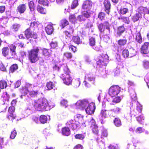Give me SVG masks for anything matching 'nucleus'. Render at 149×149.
<instances>
[{"label": "nucleus", "instance_id": "nucleus-57", "mask_svg": "<svg viewBox=\"0 0 149 149\" xmlns=\"http://www.w3.org/2000/svg\"><path fill=\"white\" fill-rule=\"evenodd\" d=\"M17 134V132L15 130H14L11 132L10 138L11 139H13L15 138Z\"/></svg>", "mask_w": 149, "mask_h": 149}, {"label": "nucleus", "instance_id": "nucleus-21", "mask_svg": "<svg viewBox=\"0 0 149 149\" xmlns=\"http://www.w3.org/2000/svg\"><path fill=\"white\" fill-rule=\"evenodd\" d=\"M141 18V14L140 13H136L133 16L132 19L134 22L139 20Z\"/></svg>", "mask_w": 149, "mask_h": 149}, {"label": "nucleus", "instance_id": "nucleus-41", "mask_svg": "<svg viewBox=\"0 0 149 149\" xmlns=\"http://www.w3.org/2000/svg\"><path fill=\"white\" fill-rule=\"evenodd\" d=\"M46 86L48 90H51L53 88L54 84L52 82L49 81L47 83Z\"/></svg>", "mask_w": 149, "mask_h": 149}, {"label": "nucleus", "instance_id": "nucleus-61", "mask_svg": "<svg viewBox=\"0 0 149 149\" xmlns=\"http://www.w3.org/2000/svg\"><path fill=\"white\" fill-rule=\"evenodd\" d=\"M108 134L107 130H103L102 132V136L106 137L108 136Z\"/></svg>", "mask_w": 149, "mask_h": 149}, {"label": "nucleus", "instance_id": "nucleus-59", "mask_svg": "<svg viewBox=\"0 0 149 149\" xmlns=\"http://www.w3.org/2000/svg\"><path fill=\"white\" fill-rule=\"evenodd\" d=\"M136 109L139 110V111H142V105L139 102H137L136 104Z\"/></svg>", "mask_w": 149, "mask_h": 149}, {"label": "nucleus", "instance_id": "nucleus-47", "mask_svg": "<svg viewBox=\"0 0 149 149\" xmlns=\"http://www.w3.org/2000/svg\"><path fill=\"white\" fill-rule=\"evenodd\" d=\"M142 65L143 67L146 68H149V61L146 60H144L143 61Z\"/></svg>", "mask_w": 149, "mask_h": 149}, {"label": "nucleus", "instance_id": "nucleus-2", "mask_svg": "<svg viewBox=\"0 0 149 149\" xmlns=\"http://www.w3.org/2000/svg\"><path fill=\"white\" fill-rule=\"evenodd\" d=\"M83 121L82 116L80 114H77L74 119H71L68 121L66 123V125L67 127L71 128L73 130H74L78 127H81V124Z\"/></svg>", "mask_w": 149, "mask_h": 149}, {"label": "nucleus", "instance_id": "nucleus-6", "mask_svg": "<svg viewBox=\"0 0 149 149\" xmlns=\"http://www.w3.org/2000/svg\"><path fill=\"white\" fill-rule=\"evenodd\" d=\"M120 91V88L118 85H113L109 88L108 93L112 97L117 95Z\"/></svg>", "mask_w": 149, "mask_h": 149}, {"label": "nucleus", "instance_id": "nucleus-58", "mask_svg": "<svg viewBox=\"0 0 149 149\" xmlns=\"http://www.w3.org/2000/svg\"><path fill=\"white\" fill-rule=\"evenodd\" d=\"M38 11L40 13L45 14L46 13V10L43 8L40 7H38Z\"/></svg>", "mask_w": 149, "mask_h": 149}, {"label": "nucleus", "instance_id": "nucleus-24", "mask_svg": "<svg viewBox=\"0 0 149 149\" xmlns=\"http://www.w3.org/2000/svg\"><path fill=\"white\" fill-rule=\"evenodd\" d=\"M72 40L74 43L77 45L81 43L80 38L78 36H73L72 37Z\"/></svg>", "mask_w": 149, "mask_h": 149}, {"label": "nucleus", "instance_id": "nucleus-46", "mask_svg": "<svg viewBox=\"0 0 149 149\" xmlns=\"http://www.w3.org/2000/svg\"><path fill=\"white\" fill-rule=\"evenodd\" d=\"M92 127V131L93 133L95 135H98L99 133V130L97 126L96 125Z\"/></svg>", "mask_w": 149, "mask_h": 149}, {"label": "nucleus", "instance_id": "nucleus-23", "mask_svg": "<svg viewBox=\"0 0 149 149\" xmlns=\"http://www.w3.org/2000/svg\"><path fill=\"white\" fill-rule=\"evenodd\" d=\"M64 58H66L67 59H71L73 57V55L72 53L68 51H66L64 52L63 54Z\"/></svg>", "mask_w": 149, "mask_h": 149}, {"label": "nucleus", "instance_id": "nucleus-52", "mask_svg": "<svg viewBox=\"0 0 149 149\" xmlns=\"http://www.w3.org/2000/svg\"><path fill=\"white\" fill-rule=\"evenodd\" d=\"M38 3L43 6H47L48 4V1L47 0H39Z\"/></svg>", "mask_w": 149, "mask_h": 149}, {"label": "nucleus", "instance_id": "nucleus-22", "mask_svg": "<svg viewBox=\"0 0 149 149\" xmlns=\"http://www.w3.org/2000/svg\"><path fill=\"white\" fill-rule=\"evenodd\" d=\"M64 66H67L63 65L60 66L58 65V64L55 63L53 67V70L56 72L59 71L61 69L63 70V69L62 67Z\"/></svg>", "mask_w": 149, "mask_h": 149}, {"label": "nucleus", "instance_id": "nucleus-63", "mask_svg": "<svg viewBox=\"0 0 149 149\" xmlns=\"http://www.w3.org/2000/svg\"><path fill=\"white\" fill-rule=\"evenodd\" d=\"M95 78L93 77H89L88 78L89 82L91 84L94 85L95 84Z\"/></svg>", "mask_w": 149, "mask_h": 149}, {"label": "nucleus", "instance_id": "nucleus-7", "mask_svg": "<svg viewBox=\"0 0 149 149\" xmlns=\"http://www.w3.org/2000/svg\"><path fill=\"white\" fill-rule=\"evenodd\" d=\"M29 59L32 63H35L37 61V49L31 50L29 53Z\"/></svg>", "mask_w": 149, "mask_h": 149}, {"label": "nucleus", "instance_id": "nucleus-55", "mask_svg": "<svg viewBox=\"0 0 149 149\" xmlns=\"http://www.w3.org/2000/svg\"><path fill=\"white\" fill-rule=\"evenodd\" d=\"M76 19V15L74 14H71L69 16V19L70 22H72Z\"/></svg>", "mask_w": 149, "mask_h": 149}, {"label": "nucleus", "instance_id": "nucleus-15", "mask_svg": "<svg viewBox=\"0 0 149 149\" xmlns=\"http://www.w3.org/2000/svg\"><path fill=\"white\" fill-rule=\"evenodd\" d=\"M69 24V22L68 20L63 19L60 21L59 25L61 29H63Z\"/></svg>", "mask_w": 149, "mask_h": 149}, {"label": "nucleus", "instance_id": "nucleus-40", "mask_svg": "<svg viewBox=\"0 0 149 149\" xmlns=\"http://www.w3.org/2000/svg\"><path fill=\"white\" fill-rule=\"evenodd\" d=\"M69 49L71 50L74 53H75L77 52L78 49L76 47L72 45H70L68 46Z\"/></svg>", "mask_w": 149, "mask_h": 149}, {"label": "nucleus", "instance_id": "nucleus-56", "mask_svg": "<svg viewBox=\"0 0 149 149\" xmlns=\"http://www.w3.org/2000/svg\"><path fill=\"white\" fill-rule=\"evenodd\" d=\"M51 48H55L57 47V42L56 41H52L50 44Z\"/></svg>", "mask_w": 149, "mask_h": 149}, {"label": "nucleus", "instance_id": "nucleus-64", "mask_svg": "<svg viewBox=\"0 0 149 149\" xmlns=\"http://www.w3.org/2000/svg\"><path fill=\"white\" fill-rule=\"evenodd\" d=\"M73 149H83V147L82 145L78 144L74 147Z\"/></svg>", "mask_w": 149, "mask_h": 149}, {"label": "nucleus", "instance_id": "nucleus-34", "mask_svg": "<svg viewBox=\"0 0 149 149\" xmlns=\"http://www.w3.org/2000/svg\"><path fill=\"white\" fill-rule=\"evenodd\" d=\"M78 5V0H74L71 5V8L74 9Z\"/></svg>", "mask_w": 149, "mask_h": 149}, {"label": "nucleus", "instance_id": "nucleus-50", "mask_svg": "<svg viewBox=\"0 0 149 149\" xmlns=\"http://www.w3.org/2000/svg\"><path fill=\"white\" fill-rule=\"evenodd\" d=\"M77 19L79 22H82L85 21L86 20V19L82 14V15H78L77 17Z\"/></svg>", "mask_w": 149, "mask_h": 149}, {"label": "nucleus", "instance_id": "nucleus-27", "mask_svg": "<svg viewBox=\"0 0 149 149\" xmlns=\"http://www.w3.org/2000/svg\"><path fill=\"white\" fill-rule=\"evenodd\" d=\"M130 113L132 116L136 117L142 113V111L136 109L131 111Z\"/></svg>", "mask_w": 149, "mask_h": 149}, {"label": "nucleus", "instance_id": "nucleus-51", "mask_svg": "<svg viewBox=\"0 0 149 149\" xmlns=\"http://www.w3.org/2000/svg\"><path fill=\"white\" fill-rule=\"evenodd\" d=\"M37 27V22H33L31 23L30 27L31 29L34 30Z\"/></svg>", "mask_w": 149, "mask_h": 149}, {"label": "nucleus", "instance_id": "nucleus-25", "mask_svg": "<svg viewBox=\"0 0 149 149\" xmlns=\"http://www.w3.org/2000/svg\"><path fill=\"white\" fill-rule=\"evenodd\" d=\"M42 54L45 56H50L52 54V51L49 49H44L42 50Z\"/></svg>", "mask_w": 149, "mask_h": 149}, {"label": "nucleus", "instance_id": "nucleus-32", "mask_svg": "<svg viewBox=\"0 0 149 149\" xmlns=\"http://www.w3.org/2000/svg\"><path fill=\"white\" fill-rule=\"evenodd\" d=\"M129 52L128 49L125 48L122 51V55L124 58H127L129 56Z\"/></svg>", "mask_w": 149, "mask_h": 149}, {"label": "nucleus", "instance_id": "nucleus-3", "mask_svg": "<svg viewBox=\"0 0 149 149\" xmlns=\"http://www.w3.org/2000/svg\"><path fill=\"white\" fill-rule=\"evenodd\" d=\"M64 73L61 75V78L63 83L67 85H71L72 81V78L70 75V72L68 66L63 67Z\"/></svg>", "mask_w": 149, "mask_h": 149}, {"label": "nucleus", "instance_id": "nucleus-49", "mask_svg": "<svg viewBox=\"0 0 149 149\" xmlns=\"http://www.w3.org/2000/svg\"><path fill=\"white\" fill-rule=\"evenodd\" d=\"M84 26L86 29H89L93 26V25L91 22H88L84 24Z\"/></svg>", "mask_w": 149, "mask_h": 149}, {"label": "nucleus", "instance_id": "nucleus-13", "mask_svg": "<svg viewBox=\"0 0 149 149\" xmlns=\"http://www.w3.org/2000/svg\"><path fill=\"white\" fill-rule=\"evenodd\" d=\"M53 24L52 23L48 24L45 27V31L48 34H52L54 31Z\"/></svg>", "mask_w": 149, "mask_h": 149}, {"label": "nucleus", "instance_id": "nucleus-8", "mask_svg": "<svg viewBox=\"0 0 149 149\" xmlns=\"http://www.w3.org/2000/svg\"><path fill=\"white\" fill-rule=\"evenodd\" d=\"M95 109V104L94 103L92 102L88 104L85 110L87 114H91L93 113Z\"/></svg>", "mask_w": 149, "mask_h": 149}, {"label": "nucleus", "instance_id": "nucleus-48", "mask_svg": "<svg viewBox=\"0 0 149 149\" xmlns=\"http://www.w3.org/2000/svg\"><path fill=\"white\" fill-rule=\"evenodd\" d=\"M18 68L17 65L16 64H14L12 65L10 68V71L11 72H14L15 70Z\"/></svg>", "mask_w": 149, "mask_h": 149}, {"label": "nucleus", "instance_id": "nucleus-35", "mask_svg": "<svg viewBox=\"0 0 149 149\" xmlns=\"http://www.w3.org/2000/svg\"><path fill=\"white\" fill-rule=\"evenodd\" d=\"M75 138L76 139L82 140L84 139L85 136L82 134H76L74 136Z\"/></svg>", "mask_w": 149, "mask_h": 149}, {"label": "nucleus", "instance_id": "nucleus-26", "mask_svg": "<svg viewBox=\"0 0 149 149\" xmlns=\"http://www.w3.org/2000/svg\"><path fill=\"white\" fill-rule=\"evenodd\" d=\"M20 91L22 94L20 96V97L21 98H22L23 96H25L27 94V93L29 92L27 88L25 87H23L22 89L20 90Z\"/></svg>", "mask_w": 149, "mask_h": 149}, {"label": "nucleus", "instance_id": "nucleus-4", "mask_svg": "<svg viewBox=\"0 0 149 149\" xmlns=\"http://www.w3.org/2000/svg\"><path fill=\"white\" fill-rule=\"evenodd\" d=\"M109 56L107 54H100L95 59L97 65L100 68L106 67L108 63Z\"/></svg>", "mask_w": 149, "mask_h": 149}, {"label": "nucleus", "instance_id": "nucleus-60", "mask_svg": "<svg viewBox=\"0 0 149 149\" xmlns=\"http://www.w3.org/2000/svg\"><path fill=\"white\" fill-rule=\"evenodd\" d=\"M8 113L9 114L8 115V118L9 120H10V119H12L15 118V116L13 114V113L10 112Z\"/></svg>", "mask_w": 149, "mask_h": 149}, {"label": "nucleus", "instance_id": "nucleus-38", "mask_svg": "<svg viewBox=\"0 0 149 149\" xmlns=\"http://www.w3.org/2000/svg\"><path fill=\"white\" fill-rule=\"evenodd\" d=\"M106 14L103 12H100L99 13L98 15V17L100 20L102 21L103 20L105 19Z\"/></svg>", "mask_w": 149, "mask_h": 149}, {"label": "nucleus", "instance_id": "nucleus-19", "mask_svg": "<svg viewBox=\"0 0 149 149\" xmlns=\"http://www.w3.org/2000/svg\"><path fill=\"white\" fill-rule=\"evenodd\" d=\"M26 7L25 4L19 5L17 7V11L20 13H24L26 10Z\"/></svg>", "mask_w": 149, "mask_h": 149}, {"label": "nucleus", "instance_id": "nucleus-53", "mask_svg": "<svg viewBox=\"0 0 149 149\" xmlns=\"http://www.w3.org/2000/svg\"><path fill=\"white\" fill-rule=\"evenodd\" d=\"M121 98L120 96L115 97L113 100L112 102L116 103L120 102L121 100Z\"/></svg>", "mask_w": 149, "mask_h": 149}, {"label": "nucleus", "instance_id": "nucleus-20", "mask_svg": "<svg viewBox=\"0 0 149 149\" xmlns=\"http://www.w3.org/2000/svg\"><path fill=\"white\" fill-rule=\"evenodd\" d=\"M114 125L117 127H120L122 125V123L120 119L118 118H115L113 120Z\"/></svg>", "mask_w": 149, "mask_h": 149}, {"label": "nucleus", "instance_id": "nucleus-10", "mask_svg": "<svg viewBox=\"0 0 149 149\" xmlns=\"http://www.w3.org/2000/svg\"><path fill=\"white\" fill-rule=\"evenodd\" d=\"M103 4L105 8L104 10L108 14H109L111 6L109 0H104Z\"/></svg>", "mask_w": 149, "mask_h": 149}, {"label": "nucleus", "instance_id": "nucleus-1", "mask_svg": "<svg viewBox=\"0 0 149 149\" xmlns=\"http://www.w3.org/2000/svg\"><path fill=\"white\" fill-rule=\"evenodd\" d=\"M97 27L101 34L106 36L103 38V40L105 42L107 41V39H109L108 35L110 34V25L109 22L105 21L99 24Z\"/></svg>", "mask_w": 149, "mask_h": 149}, {"label": "nucleus", "instance_id": "nucleus-39", "mask_svg": "<svg viewBox=\"0 0 149 149\" xmlns=\"http://www.w3.org/2000/svg\"><path fill=\"white\" fill-rule=\"evenodd\" d=\"M20 26L19 24L15 23L12 25V29L13 31H17L19 28Z\"/></svg>", "mask_w": 149, "mask_h": 149}, {"label": "nucleus", "instance_id": "nucleus-45", "mask_svg": "<svg viewBox=\"0 0 149 149\" xmlns=\"http://www.w3.org/2000/svg\"><path fill=\"white\" fill-rule=\"evenodd\" d=\"M87 11H84L82 14V15L85 17L87 18H90L91 16V13L90 12V11L88 10Z\"/></svg>", "mask_w": 149, "mask_h": 149}, {"label": "nucleus", "instance_id": "nucleus-42", "mask_svg": "<svg viewBox=\"0 0 149 149\" xmlns=\"http://www.w3.org/2000/svg\"><path fill=\"white\" fill-rule=\"evenodd\" d=\"M119 11L121 14L124 15L129 12V10L127 8H121L120 9Z\"/></svg>", "mask_w": 149, "mask_h": 149}, {"label": "nucleus", "instance_id": "nucleus-44", "mask_svg": "<svg viewBox=\"0 0 149 149\" xmlns=\"http://www.w3.org/2000/svg\"><path fill=\"white\" fill-rule=\"evenodd\" d=\"M29 6L31 11L34 10L35 7V5L33 1H30L29 3Z\"/></svg>", "mask_w": 149, "mask_h": 149}, {"label": "nucleus", "instance_id": "nucleus-11", "mask_svg": "<svg viewBox=\"0 0 149 149\" xmlns=\"http://www.w3.org/2000/svg\"><path fill=\"white\" fill-rule=\"evenodd\" d=\"M93 3L91 0L85 1L82 6V8L84 10H89L92 6Z\"/></svg>", "mask_w": 149, "mask_h": 149}, {"label": "nucleus", "instance_id": "nucleus-14", "mask_svg": "<svg viewBox=\"0 0 149 149\" xmlns=\"http://www.w3.org/2000/svg\"><path fill=\"white\" fill-rule=\"evenodd\" d=\"M135 40L140 44L143 42V39L140 31H136L135 33Z\"/></svg>", "mask_w": 149, "mask_h": 149}, {"label": "nucleus", "instance_id": "nucleus-33", "mask_svg": "<svg viewBox=\"0 0 149 149\" xmlns=\"http://www.w3.org/2000/svg\"><path fill=\"white\" fill-rule=\"evenodd\" d=\"M2 54L4 56H6L8 55L9 49L8 47H3L2 49Z\"/></svg>", "mask_w": 149, "mask_h": 149}, {"label": "nucleus", "instance_id": "nucleus-31", "mask_svg": "<svg viewBox=\"0 0 149 149\" xmlns=\"http://www.w3.org/2000/svg\"><path fill=\"white\" fill-rule=\"evenodd\" d=\"M32 33L30 31V29H27L25 31V35L27 39L32 37Z\"/></svg>", "mask_w": 149, "mask_h": 149}, {"label": "nucleus", "instance_id": "nucleus-29", "mask_svg": "<svg viewBox=\"0 0 149 149\" xmlns=\"http://www.w3.org/2000/svg\"><path fill=\"white\" fill-rule=\"evenodd\" d=\"M89 44L90 46L93 47L95 45L96 40L94 38L91 37L89 39Z\"/></svg>", "mask_w": 149, "mask_h": 149}, {"label": "nucleus", "instance_id": "nucleus-28", "mask_svg": "<svg viewBox=\"0 0 149 149\" xmlns=\"http://www.w3.org/2000/svg\"><path fill=\"white\" fill-rule=\"evenodd\" d=\"M47 119L48 118L47 116L45 115H41L39 118V121L42 123H46Z\"/></svg>", "mask_w": 149, "mask_h": 149}, {"label": "nucleus", "instance_id": "nucleus-12", "mask_svg": "<svg viewBox=\"0 0 149 149\" xmlns=\"http://www.w3.org/2000/svg\"><path fill=\"white\" fill-rule=\"evenodd\" d=\"M61 133L65 136H68L71 134L70 130L68 127H64L62 128Z\"/></svg>", "mask_w": 149, "mask_h": 149}, {"label": "nucleus", "instance_id": "nucleus-37", "mask_svg": "<svg viewBox=\"0 0 149 149\" xmlns=\"http://www.w3.org/2000/svg\"><path fill=\"white\" fill-rule=\"evenodd\" d=\"M7 84L6 82L4 80L0 81V88L3 89L6 87Z\"/></svg>", "mask_w": 149, "mask_h": 149}, {"label": "nucleus", "instance_id": "nucleus-9", "mask_svg": "<svg viewBox=\"0 0 149 149\" xmlns=\"http://www.w3.org/2000/svg\"><path fill=\"white\" fill-rule=\"evenodd\" d=\"M140 50L142 54H146L149 53V42H145L142 45Z\"/></svg>", "mask_w": 149, "mask_h": 149}, {"label": "nucleus", "instance_id": "nucleus-43", "mask_svg": "<svg viewBox=\"0 0 149 149\" xmlns=\"http://www.w3.org/2000/svg\"><path fill=\"white\" fill-rule=\"evenodd\" d=\"M120 19H122L123 22L125 23L129 24L130 23V21L128 17L123 16L121 17Z\"/></svg>", "mask_w": 149, "mask_h": 149}, {"label": "nucleus", "instance_id": "nucleus-36", "mask_svg": "<svg viewBox=\"0 0 149 149\" xmlns=\"http://www.w3.org/2000/svg\"><path fill=\"white\" fill-rule=\"evenodd\" d=\"M136 118L137 121L141 124L142 123L143 120L144 119V117L142 115H139L136 116Z\"/></svg>", "mask_w": 149, "mask_h": 149}, {"label": "nucleus", "instance_id": "nucleus-30", "mask_svg": "<svg viewBox=\"0 0 149 149\" xmlns=\"http://www.w3.org/2000/svg\"><path fill=\"white\" fill-rule=\"evenodd\" d=\"M127 40L126 39H120L117 41L118 44L120 46H124L127 43Z\"/></svg>", "mask_w": 149, "mask_h": 149}, {"label": "nucleus", "instance_id": "nucleus-62", "mask_svg": "<svg viewBox=\"0 0 149 149\" xmlns=\"http://www.w3.org/2000/svg\"><path fill=\"white\" fill-rule=\"evenodd\" d=\"M66 30L70 32L71 34L73 33L74 32V29L73 26H69Z\"/></svg>", "mask_w": 149, "mask_h": 149}, {"label": "nucleus", "instance_id": "nucleus-18", "mask_svg": "<svg viewBox=\"0 0 149 149\" xmlns=\"http://www.w3.org/2000/svg\"><path fill=\"white\" fill-rule=\"evenodd\" d=\"M125 30V29L123 25L119 26L117 29V34L118 36H120Z\"/></svg>", "mask_w": 149, "mask_h": 149}, {"label": "nucleus", "instance_id": "nucleus-17", "mask_svg": "<svg viewBox=\"0 0 149 149\" xmlns=\"http://www.w3.org/2000/svg\"><path fill=\"white\" fill-rule=\"evenodd\" d=\"M100 115L104 118L108 117L109 116V111L102 109L101 111Z\"/></svg>", "mask_w": 149, "mask_h": 149}, {"label": "nucleus", "instance_id": "nucleus-54", "mask_svg": "<svg viewBox=\"0 0 149 149\" xmlns=\"http://www.w3.org/2000/svg\"><path fill=\"white\" fill-rule=\"evenodd\" d=\"M146 8L143 6L139 7L138 8V13H140V14L143 13L145 10Z\"/></svg>", "mask_w": 149, "mask_h": 149}, {"label": "nucleus", "instance_id": "nucleus-5", "mask_svg": "<svg viewBox=\"0 0 149 149\" xmlns=\"http://www.w3.org/2000/svg\"><path fill=\"white\" fill-rule=\"evenodd\" d=\"M47 100L45 98L38 100V111H48L49 110Z\"/></svg>", "mask_w": 149, "mask_h": 149}, {"label": "nucleus", "instance_id": "nucleus-16", "mask_svg": "<svg viewBox=\"0 0 149 149\" xmlns=\"http://www.w3.org/2000/svg\"><path fill=\"white\" fill-rule=\"evenodd\" d=\"M88 103L87 100H83L78 101L77 102L76 104L81 108H85L88 104Z\"/></svg>", "mask_w": 149, "mask_h": 149}]
</instances>
